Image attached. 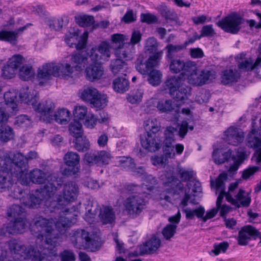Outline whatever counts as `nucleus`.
<instances>
[{
    "label": "nucleus",
    "mask_w": 261,
    "mask_h": 261,
    "mask_svg": "<svg viewBox=\"0 0 261 261\" xmlns=\"http://www.w3.org/2000/svg\"><path fill=\"white\" fill-rule=\"evenodd\" d=\"M24 61V58L22 56L17 54L13 56L10 58L7 62V64L9 66H11L15 70L17 69L20 67V65L22 64Z\"/></svg>",
    "instance_id": "56"
},
{
    "label": "nucleus",
    "mask_w": 261,
    "mask_h": 261,
    "mask_svg": "<svg viewBox=\"0 0 261 261\" xmlns=\"http://www.w3.org/2000/svg\"><path fill=\"white\" fill-rule=\"evenodd\" d=\"M107 95L106 94H101L98 91L97 96L94 97L90 103L96 108L102 109L107 106Z\"/></svg>",
    "instance_id": "47"
},
{
    "label": "nucleus",
    "mask_w": 261,
    "mask_h": 261,
    "mask_svg": "<svg viewBox=\"0 0 261 261\" xmlns=\"http://www.w3.org/2000/svg\"><path fill=\"white\" fill-rule=\"evenodd\" d=\"M243 18L236 12L232 13L217 22V25L224 31L237 34L241 29Z\"/></svg>",
    "instance_id": "11"
},
{
    "label": "nucleus",
    "mask_w": 261,
    "mask_h": 261,
    "mask_svg": "<svg viewBox=\"0 0 261 261\" xmlns=\"http://www.w3.org/2000/svg\"><path fill=\"white\" fill-rule=\"evenodd\" d=\"M165 179L163 182V186L165 188V192L172 196L179 195L185 192V195L181 201L182 207H187L188 201L191 198L189 190H185L182 183L176 177L173 172L167 171L165 174Z\"/></svg>",
    "instance_id": "8"
},
{
    "label": "nucleus",
    "mask_w": 261,
    "mask_h": 261,
    "mask_svg": "<svg viewBox=\"0 0 261 261\" xmlns=\"http://www.w3.org/2000/svg\"><path fill=\"white\" fill-rule=\"evenodd\" d=\"M7 244L12 253L20 255L16 261H41L44 257L37 247L31 245L27 247L16 239L10 240Z\"/></svg>",
    "instance_id": "6"
},
{
    "label": "nucleus",
    "mask_w": 261,
    "mask_h": 261,
    "mask_svg": "<svg viewBox=\"0 0 261 261\" xmlns=\"http://www.w3.org/2000/svg\"><path fill=\"white\" fill-rule=\"evenodd\" d=\"M51 224V222L48 220L39 217L34 224L30 226L32 234L41 241L44 240L45 244L48 246L44 249L43 253L40 251V254L44 256L41 261H53L58 256L56 247L57 236L53 233L54 229Z\"/></svg>",
    "instance_id": "4"
},
{
    "label": "nucleus",
    "mask_w": 261,
    "mask_h": 261,
    "mask_svg": "<svg viewBox=\"0 0 261 261\" xmlns=\"http://www.w3.org/2000/svg\"><path fill=\"white\" fill-rule=\"evenodd\" d=\"M79 188L77 184L74 181H68L64 184L61 194L59 195L54 203L62 205L64 202L74 201L79 195Z\"/></svg>",
    "instance_id": "16"
},
{
    "label": "nucleus",
    "mask_w": 261,
    "mask_h": 261,
    "mask_svg": "<svg viewBox=\"0 0 261 261\" xmlns=\"http://www.w3.org/2000/svg\"><path fill=\"white\" fill-rule=\"evenodd\" d=\"M15 70L7 63L4 65L2 71V76L5 79H12L14 76Z\"/></svg>",
    "instance_id": "64"
},
{
    "label": "nucleus",
    "mask_w": 261,
    "mask_h": 261,
    "mask_svg": "<svg viewBox=\"0 0 261 261\" xmlns=\"http://www.w3.org/2000/svg\"><path fill=\"white\" fill-rule=\"evenodd\" d=\"M162 55V51H158L150 56L148 59H146L142 55L139 56L135 62L136 70L141 74L146 75L159 65Z\"/></svg>",
    "instance_id": "12"
},
{
    "label": "nucleus",
    "mask_w": 261,
    "mask_h": 261,
    "mask_svg": "<svg viewBox=\"0 0 261 261\" xmlns=\"http://www.w3.org/2000/svg\"><path fill=\"white\" fill-rule=\"evenodd\" d=\"M182 211L185 214L186 218L187 220H192L195 216H196L198 218L202 220L203 215L205 212L204 207L201 205L194 209L182 207Z\"/></svg>",
    "instance_id": "36"
},
{
    "label": "nucleus",
    "mask_w": 261,
    "mask_h": 261,
    "mask_svg": "<svg viewBox=\"0 0 261 261\" xmlns=\"http://www.w3.org/2000/svg\"><path fill=\"white\" fill-rule=\"evenodd\" d=\"M0 140L4 142H7L14 138V133L13 129L8 125L0 126Z\"/></svg>",
    "instance_id": "41"
},
{
    "label": "nucleus",
    "mask_w": 261,
    "mask_h": 261,
    "mask_svg": "<svg viewBox=\"0 0 261 261\" xmlns=\"http://www.w3.org/2000/svg\"><path fill=\"white\" fill-rule=\"evenodd\" d=\"M110 51L108 44L106 42H102L98 46V48L93 47L90 51L89 58L97 59L101 61L110 57Z\"/></svg>",
    "instance_id": "25"
},
{
    "label": "nucleus",
    "mask_w": 261,
    "mask_h": 261,
    "mask_svg": "<svg viewBox=\"0 0 261 261\" xmlns=\"http://www.w3.org/2000/svg\"><path fill=\"white\" fill-rule=\"evenodd\" d=\"M244 193V190L240 189L235 196V198H233L232 196L229 193H226L225 196H226V200L228 202H230L233 205L235 206L237 208L241 207H248L251 202V198L247 197L245 200H241L243 198V194Z\"/></svg>",
    "instance_id": "26"
},
{
    "label": "nucleus",
    "mask_w": 261,
    "mask_h": 261,
    "mask_svg": "<svg viewBox=\"0 0 261 261\" xmlns=\"http://www.w3.org/2000/svg\"><path fill=\"white\" fill-rule=\"evenodd\" d=\"M16 123L21 127L28 128L32 125V121L25 115H21L16 117Z\"/></svg>",
    "instance_id": "59"
},
{
    "label": "nucleus",
    "mask_w": 261,
    "mask_h": 261,
    "mask_svg": "<svg viewBox=\"0 0 261 261\" xmlns=\"http://www.w3.org/2000/svg\"><path fill=\"white\" fill-rule=\"evenodd\" d=\"M79 29L73 30V32L70 31L65 35V42L69 47H73L75 45V41L77 40L79 36Z\"/></svg>",
    "instance_id": "54"
},
{
    "label": "nucleus",
    "mask_w": 261,
    "mask_h": 261,
    "mask_svg": "<svg viewBox=\"0 0 261 261\" xmlns=\"http://www.w3.org/2000/svg\"><path fill=\"white\" fill-rule=\"evenodd\" d=\"M58 68L54 63H46L39 67L37 77L38 79L50 80L51 76H56Z\"/></svg>",
    "instance_id": "27"
},
{
    "label": "nucleus",
    "mask_w": 261,
    "mask_h": 261,
    "mask_svg": "<svg viewBox=\"0 0 261 261\" xmlns=\"http://www.w3.org/2000/svg\"><path fill=\"white\" fill-rule=\"evenodd\" d=\"M89 55L90 52L84 55L78 53L72 55L70 62L76 70H82L85 67L88 59L89 58Z\"/></svg>",
    "instance_id": "30"
},
{
    "label": "nucleus",
    "mask_w": 261,
    "mask_h": 261,
    "mask_svg": "<svg viewBox=\"0 0 261 261\" xmlns=\"http://www.w3.org/2000/svg\"><path fill=\"white\" fill-rule=\"evenodd\" d=\"M145 133L140 136L142 147L149 152H155L161 148L162 132L160 123L156 118L149 119L144 123Z\"/></svg>",
    "instance_id": "5"
},
{
    "label": "nucleus",
    "mask_w": 261,
    "mask_h": 261,
    "mask_svg": "<svg viewBox=\"0 0 261 261\" xmlns=\"http://www.w3.org/2000/svg\"><path fill=\"white\" fill-rule=\"evenodd\" d=\"M160 13L166 20L176 21L178 19V16L175 12L167 6L162 7L161 8Z\"/></svg>",
    "instance_id": "52"
},
{
    "label": "nucleus",
    "mask_w": 261,
    "mask_h": 261,
    "mask_svg": "<svg viewBox=\"0 0 261 261\" xmlns=\"http://www.w3.org/2000/svg\"><path fill=\"white\" fill-rule=\"evenodd\" d=\"M27 223L25 217L15 218L9 222L6 228H0V235L5 236L6 232L12 234L22 233L26 229Z\"/></svg>",
    "instance_id": "19"
},
{
    "label": "nucleus",
    "mask_w": 261,
    "mask_h": 261,
    "mask_svg": "<svg viewBox=\"0 0 261 261\" xmlns=\"http://www.w3.org/2000/svg\"><path fill=\"white\" fill-rule=\"evenodd\" d=\"M6 105L12 108L13 111H15L17 108V105L16 103L17 94L12 91L6 92L4 95Z\"/></svg>",
    "instance_id": "48"
},
{
    "label": "nucleus",
    "mask_w": 261,
    "mask_h": 261,
    "mask_svg": "<svg viewBox=\"0 0 261 261\" xmlns=\"http://www.w3.org/2000/svg\"><path fill=\"white\" fill-rule=\"evenodd\" d=\"M224 136L228 143L233 146H238L244 138V133L242 130L232 126L224 132Z\"/></svg>",
    "instance_id": "23"
},
{
    "label": "nucleus",
    "mask_w": 261,
    "mask_h": 261,
    "mask_svg": "<svg viewBox=\"0 0 261 261\" xmlns=\"http://www.w3.org/2000/svg\"><path fill=\"white\" fill-rule=\"evenodd\" d=\"M176 129L171 126L166 127L164 132L163 150L167 158H173L175 156L174 147L172 143L175 141L174 132Z\"/></svg>",
    "instance_id": "21"
},
{
    "label": "nucleus",
    "mask_w": 261,
    "mask_h": 261,
    "mask_svg": "<svg viewBox=\"0 0 261 261\" xmlns=\"http://www.w3.org/2000/svg\"><path fill=\"white\" fill-rule=\"evenodd\" d=\"M112 158L111 153L107 151L91 150L85 154L83 160L89 166H102L108 165Z\"/></svg>",
    "instance_id": "15"
},
{
    "label": "nucleus",
    "mask_w": 261,
    "mask_h": 261,
    "mask_svg": "<svg viewBox=\"0 0 261 261\" xmlns=\"http://www.w3.org/2000/svg\"><path fill=\"white\" fill-rule=\"evenodd\" d=\"M160 239L156 236H152L148 240L141 244L139 246L140 251L130 252L128 253L129 257H137L139 255L152 254L154 253L161 246Z\"/></svg>",
    "instance_id": "17"
},
{
    "label": "nucleus",
    "mask_w": 261,
    "mask_h": 261,
    "mask_svg": "<svg viewBox=\"0 0 261 261\" xmlns=\"http://www.w3.org/2000/svg\"><path fill=\"white\" fill-rule=\"evenodd\" d=\"M74 138V147L78 151L84 152L90 149V142L86 137L81 136Z\"/></svg>",
    "instance_id": "37"
},
{
    "label": "nucleus",
    "mask_w": 261,
    "mask_h": 261,
    "mask_svg": "<svg viewBox=\"0 0 261 261\" xmlns=\"http://www.w3.org/2000/svg\"><path fill=\"white\" fill-rule=\"evenodd\" d=\"M147 203L146 199L140 195H132L126 198L124 207L128 215L137 217L146 208Z\"/></svg>",
    "instance_id": "13"
},
{
    "label": "nucleus",
    "mask_w": 261,
    "mask_h": 261,
    "mask_svg": "<svg viewBox=\"0 0 261 261\" xmlns=\"http://www.w3.org/2000/svg\"><path fill=\"white\" fill-rule=\"evenodd\" d=\"M69 131L74 138L83 136L82 123L77 120H74L69 125Z\"/></svg>",
    "instance_id": "44"
},
{
    "label": "nucleus",
    "mask_w": 261,
    "mask_h": 261,
    "mask_svg": "<svg viewBox=\"0 0 261 261\" xmlns=\"http://www.w3.org/2000/svg\"><path fill=\"white\" fill-rule=\"evenodd\" d=\"M22 185L28 186L30 182L35 184H45L40 189L39 194L46 199H51L57 192L62 187L64 179L57 174L46 175V173L38 168L28 173V164L26 158L20 152H16L11 158L6 154L0 156V188L4 189L12 185V175Z\"/></svg>",
    "instance_id": "1"
},
{
    "label": "nucleus",
    "mask_w": 261,
    "mask_h": 261,
    "mask_svg": "<svg viewBox=\"0 0 261 261\" xmlns=\"http://www.w3.org/2000/svg\"><path fill=\"white\" fill-rule=\"evenodd\" d=\"M20 97L28 105H32L36 112L40 114V119L46 123H50L53 120L60 124H66L70 120V112L66 109H59L54 115L55 104L51 100H46L36 105L38 95L36 91L33 94L21 93Z\"/></svg>",
    "instance_id": "3"
},
{
    "label": "nucleus",
    "mask_w": 261,
    "mask_h": 261,
    "mask_svg": "<svg viewBox=\"0 0 261 261\" xmlns=\"http://www.w3.org/2000/svg\"><path fill=\"white\" fill-rule=\"evenodd\" d=\"M97 118L93 114H88L84 122V125L88 128H93L97 123Z\"/></svg>",
    "instance_id": "63"
},
{
    "label": "nucleus",
    "mask_w": 261,
    "mask_h": 261,
    "mask_svg": "<svg viewBox=\"0 0 261 261\" xmlns=\"http://www.w3.org/2000/svg\"><path fill=\"white\" fill-rule=\"evenodd\" d=\"M42 198L39 197L38 196L35 195L34 194H27L25 199L22 201V204L25 206L31 208H37L40 206L43 199L48 201L50 199H46L43 196Z\"/></svg>",
    "instance_id": "35"
},
{
    "label": "nucleus",
    "mask_w": 261,
    "mask_h": 261,
    "mask_svg": "<svg viewBox=\"0 0 261 261\" xmlns=\"http://www.w3.org/2000/svg\"><path fill=\"white\" fill-rule=\"evenodd\" d=\"M98 92V91L96 88L88 87L84 90L81 94V98L83 100L91 103L94 97L97 96Z\"/></svg>",
    "instance_id": "50"
},
{
    "label": "nucleus",
    "mask_w": 261,
    "mask_h": 261,
    "mask_svg": "<svg viewBox=\"0 0 261 261\" xmlns=\"http://www.w3.org/2000/svg\"><path fill=\"white\" fill-rule=\"evenodd\" d=\"M74 120L78 121L84 120L87 115V109L85 106H76L73 112Z\"/></svg>",
    "instance_id": "55"
},
{
    "label": "nucleus",
    "mask_w": 261,
    "mask_h": 261,
    "mask_svg": "<svg viewBox=\"0 0 261 261\" xmlns=\"http://www.w3.org/2000/svg\"><path fill=\"white\" fill-rule=\"evenodd\" d=\"M123 60V58H117L115 61L113 62L111 65L112 71L114 74H123L125 72V68H126V62Z\"/></svg>",
    "instance_id": "43"
},
{
    "label": "nucleus",
    "mask_w": 261,
    "mask_h": 261,
    "mask_svg": "<svg viewBox=\"0 0 261 261\" xmlns=\"http://www.w3.org/2000/svg\"><path fill=\"white\" fill-rule=\"evenodd\" d=\"M259 231L251 225H247L241 228L239 231L238 243L241 246H245L248 244L251 238L258 235Z\"/></svg>",
    "instance_id": "24"
},
{
    "label": "nucleus",
    "mask_w": 261,
    "mask_h": 261,
    "mask_svg": "<svg viewBox=\"0 0 261 261\" xmlns=\"http://www.w3.org/2000/svg\"><path fill=\"white\" fill-rule=\"evenodd\" d=\"M113 87L114 90L117 93L123 94L129 89V81L124 77H118L114 80Z\"/></svg>",
    "instance_id": "34"
},
{
    "label": "nucleus",
    "mask_w": 261,
    "mask_h": 261,
    "mask_svg": "<svg viewBox=\"0 0 261 261\" xmlns=\"http://www.w3.org/2000/svg\"><path fill=\"white\" fill-rule=\"evenodd\" d=\"M79 212L78 206L75 205L70 208H66L62 211L58 219L55 222L56 229L53 228L52 220L48 219L52 223V228L54 229L53 233L57 236L56 240L60 237L61 235L65 234L69 227L76 223ZM45 219L48 220V219Z\"/></svg>",
    "instance_id": "7"
},
{
    "label": "nucleus",
    "mask_w": 261,
    "mask_h": 261,
    "mask_svg": "<svg viewBox=\"0 0 261 261\" xmlns=\"http://www.w3.org/2000/svg\"><path fill=\"white\" fill-rule=\"evenodd\" d=\"M63 19L62 18H57L55 17H51L46 20L47 24L50 29L59 31L62 29L63 26Z\"/></svg>",
    "instance_id": "51"
},
{
    "label": "nucleus",
    "mask_w": 261,
    "mask_h": 261,
    "mask_svg": "<svg viewBox=\"0 0 261 261\" xmlns=\"http://www.w3.org/2000/svg\"><path fill=\"white\" fill-rule=\"evenodd\" d=\"M80 155L76 152L68 151L64 157L65 165L67 167L62 171L65 176L74 175L80 172Z\"/></svg>",
    "instance_id": "18"
},
{
    "label": "nucleus",
    "mask_w": 261,
    "mask_h": 261,
    "mask_svg": "<svg viewBox=\"0 0 261 261\" xmlns=\"http://www.w3.org/2000/svg\"><path fill=\"white\" fill-rule=\"evenodd\" d=\"M232 150H228L224 151L222 149L216 148L213 152V158L214 162L217 165H220L228 162L231 158Z\"/></svg>",
    "instance_id": "31"
},
{
    "label": "nucleus",
    "mask_w": 261,
    "mask_h": 261,
    "mask_svg": "<svg viewBox=\"0 0 261 261\" xmlns=\"http://www.w3.org/2000/svg\"><path fill=\"white\" fill-rule=\"evenodd\" d=\"M193 69L188 70L183 76V81L187 78L188 83L194 86H201L206 84H210L216 78V72L213 70H202L200 74L195 62L193 63Z\"/></svg>",
    "instance_id": "10"
},
{
    "label": "nucleus",
    "mask_w": 261,
    "mask_h": 261,
    "mask_svg": "<svg viewBox=\"0 0 261 261\" xmlns=\"http://www.w3.org/2000/svg\"><path fill=\"white\" fill-rule=\"evenodd\" d=\"M77 24L82 27H88L92 25L95 22L94 17L92 15H83L75 17Z\"/></svg>",
    "instance_id": "42"
},
{
    "label": "nucleus",
    "mask_w": 261,
    "mask_h": 261,
    "mask_svg": "<svg viewBox=\"0 0 261 261\" xmlns=\"http://www.w3.org/2000/svg\"><path fill=\"white\" fill-rule=\"evenodd\" d=\"M158 109L162 113H168L174 109V105L171 99L161 100L157 105Z\"/></svg>",
    "instance_id": "46"
},
{
    "label": "nucleus",
    "mask_w": 261,
    "mask_h": 261,
    "mask_svg": "<svg viewBox=\"0 0 261 261\" xmlns=\"http://www.w3.org/2000/svg\"><path fill=\"white\" fill-rule=\"evenodd\" d=\"M19 77L21 80L27 81L32 79L35 75V72L31 65H24L20 68Z\"/></svg>",
    "instance_id": "38"
},
{
    "label": "nucleus",
    "mask_w": 261,
    "mask_h": 261,
    "mask_svg": "<svg viewBox=\"0 0 261 261\" xmlns=\"http://www.w3.org/2000/svg\"><path fill=\"white\" fill-rule=\"evenodd\" d=\"M15 176V174H13L12 175V184L11 186L8 188H6L4 189L0 188V191L3 192V191H5L6 190H9V189H11V193L10 196L12 197L13 198L15 199H19L20 203H22V201H23L25 199L27 193H25V191L21 189L19 187L16 185H13L14 180L13 179V177Z\"/></svg>",
    "instance_id": "33"
},
{
    "label": "nucleus",
    "mask_w": 261,
    "mask_h": 261,
    "mask_svg": "<svg viewBox=\"0 0 261 261\" xmlns=\"http://www.w3.org/2000/svg\"><path fill=\"white\" fill-rule=\"evenodd\" d=\"M185 48L184 46L181 45H174L172 44H168L166 46L167 49L166 57L168 61L174 59L176 54Z\"/></svg>",
    "instance_id": "49"
},
{
    "label": "nucleus",
    "mask_w": 261,
    "mask_h": 261,
    "mask_svg": "<svg viewBox=\"0 0 261 261\" xmlns=\"http://www.w3.org/2000/svg\"><path fill=\"white\" fill-rule=\"evenodd\" d=\"M99 217L103 224H111L115 222L116 219L113 208L109 206H105L100 210Z\"/></svg>",
    "instance_id": "32"
},
{
    "label": "nucleus",
    "mask_w": 261,
    "mask_h": 261,
    "mask_svg": "<svg viewBox=\"0 0 261 261\" xmlns=\"http://www.w3.org/2000/svg\"><path fill=\"white\" fill-rule=\"evenodd\" d=\"M125 36L121 34H114L111 36L112 47L114 49L117 58H123L125 60L132 59L128 47L129 43H125Z\"/></svg>",
    "instance_id": "14"
},
{
    "label": "nucleus",
    "mask_w": 261,
    "mask_h": 261,
    "mask_svg": "<svg viewBox=\"0 0 261 261\" xmlns=\"http://www.w3.org/2000/svg\"><path fill=\"white\" fill-rule=\"evenodd\" d=\"M120 164L126 169L130 170L135 175H142L145 174V169L143 167H136L134 159L130 157L122 156L119 161Z\"/></svg>",
    "instance_id": "28"
},
{
    "label": "nucleus",
    "mask_w": 261,
    "mask_h": 261,
    "mask_svg": "<svg viewBox=\"0 0 261 261\" xmlns=\"http://www.w3.org/2000/svg\"><path fill=\"white\" fill-rule=\"evenodd\" d=\"M169 68L174 73L181 72L179 76H172L168 79L162 85V90L168 93L176 101L188 99L191 93V87L182 83L183 76L188 70L193 69V61L184 62L180 60H169Z\"/></svg>",
    "instance_id": "2"
},
{
    "label": "nucleus",
    "mask_w": 261,
    "mask_h": 261,
    "mask_svg": "<svg viewBox=\"0 0 261 261\" xmlns=\"http://www.w3.org/2000/svg\"><path fill=\"white\" fill-rule=\"evenodd\" d=\"M143 94L144 92L142 89H137L127 96V100L132 104L137 103L141 101Z\"/></svg>",
    "instance_id": "57"
},
{
    "label": "nucleus",
    "mask_w": 261,
    "mask_h": 261,
    "mask_svg": "<svg viewBox=\"0 0 261 261\" xmlns=\"http://www.w3.org/2000/svg\"><path fill=\"white\" fill-rule=\"evenodd\" d=\"M146 75H148L147 80L151 85L156 86L160 84L162 76V74L160 71L152 68Z\"/></svg>",
    "instance_id": "40"
},
{
    "label": "nucleus",
    "mask_w": 261,
    "mask_h": 261,
    "mask_svg": "<svg viewBox=\"0 0 261 261\" xmlns=\"http://www.w3.org/2000/svg\"><path fill=\"white\" fill-rule=\"evenodd\" d=\"M70 240L74 246L95 251L99 249L100 242L91 237L90 232L83 229L72 230L69 233Z\"/></svg>",
    "instance_id": "9"
},
{
    "label": "nucleus",
    "mask_w": 261,
    "mask_h": 261,
    "mask_svg": "<svg viewBox=\"0 0 261 261\" xmlns=\"http://www.w3.org/2000/svg\"><path fill=\"white\" fill-rule=\"evenodd\" d=\"M9 217H13L14 219L19 217H25V211L21 206L19 204H13L7 212Z\"/></svg>",
    "instance_id": "45"
},
{
    "label": "nucleus",
    "mask_w": 261,
    "mask_h": 261,
    "mask_svg": "<svg viewBox=\"0 0 261 261\" xmlns=\"http://www.w3.org/2000/svg\"><path fill=\"white\" fill-rule=\"evenodd\" d=\"M229 247V244L227 242L223 241L220 243H215L214 249L211 252L215 255H218L220 253H225Z\"/></svg>",
    "instance_id": "60"
},
{
    "label": "nucleus",
    "mask_w": 261,
    "mask_h": 261,
    "mask_svg": "<svg viewBox=\"0 0 261 261\" xmlns=\"http://www.w3.org/2000/svg\"><path fill=\"white\" fill-rule=\"evenodd\" d=\"M177 225L173 224H167L163 229L162 234L164 238L169 240L176 233Z\"/></svg>",
    "instance_id": "58"
},
{
    "label": "nucleus",
    "mask_w": 261,
    "mask_h": 261,
    "mask_svg": "<svg viewBox=\"0 0 261 261\" xmlns=\"http://www.w3.org/2000/svg\"><path fill=\"white\" fill-rule=\"evenodd\" d=\"M156 184V178L152 175H147L144 177L141 187L142 189H146L150 192L154 189Z\"/></svg>",
    "instance_id": "53"
},
{
    "label": "nucleus",
    "mask_w": 261,
    "mask_h": 261,
    "mask_svg": "<svg viewBox=\"0 0 261 261\" xmlns=\"http://www.w3.org/2000/svg\"><path fill=\"white\" fill-rule=\"evenodd\" d=\"M90 59V63L85 69L86 79L90 82L99 80L103 74L102 62L97 59Z\"/></svg>",
    "instance_id": "20"
},
{
    "label": "nucleus",
    "mask_w": 261,
    "mask_h": 261,
    "mask_svg": "<svg viewBox=\"0 0 261 261\" xmlns=\"http://www.w3.org/2000/svg\"><path fill=\"white\" fill-rule=\"evenodd\" d=\"M178 136L182 139L187 135L188 129L191 130L194 129V126L189 125L187 120L182 121L181 123L178 125Z\"/></svg>",
    "instance_id": "61"
},
{
    "label": "nucleus",
    "mask_w": 261,
    "mask_h": 261,
    "mask_svg": "<svg viewBox=\"0 0 261 261\" xmlns=\"http://www.w3.org/2000/svg\"><path fill=\"white\" fill-rule=\"evenodd\" d=\"M56 67L58 68L56 76H61L63 78L70 76L73 72L74 68V66L72 67L69 63L61 64L60 65H56Z\"/></svg>",
    "instance_id": "39"
},
{
    "label": "nucleus",
    "mask_w": 261,
    "mask_h": 261,
    "mask_svg": "<svg viewBox=\"0 0 261 261\" xmlns=\"http://www.w3.org/2000/svg\"><path fill=\"white\" fill-rule=\"evenodd\" d=\"M215 32L213 28L212 24H208L203 26L200 31L199 37H211L215 34Z\"/></svg>",
    "instance_id": "62"
},
{
    "label": "nucleus",
    "mask_w": 261,
    "mask_h": 261,
    "mask_svg": "<svg viewBox=\"0 0 261 261\" xmlns=\"http://www.w3.org/2000/svg\"><path fill=\"white\" fill-rule=\"evenodd\" d=\"M240 76L237 70L225 69L221 72V82L223 85H230L237 82Z\"/></svg>",
    "instance_id": "29"
},
{
    "label": "nucleus",
    "mask_w": 261,
    "mask_h": 261,
    "mask_svg": "<svg viewBox=\"0 0 261 261\" xmlns=\"http://www.w3.org/2000/svg\"><path fill=\"white\" fill-rule=\"evenodd\" d=\"M30 25H32V24L28 23L14 31L2 30L0 31V40L8 42L12 45H16L18 43V36L21 34Z\"/></svg>",
    "instance_id": "22"
}]
</instances>
